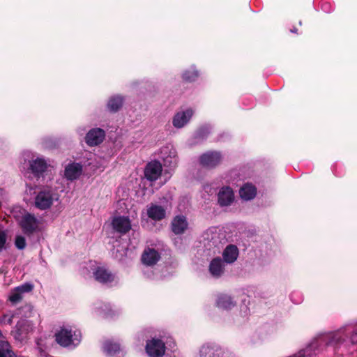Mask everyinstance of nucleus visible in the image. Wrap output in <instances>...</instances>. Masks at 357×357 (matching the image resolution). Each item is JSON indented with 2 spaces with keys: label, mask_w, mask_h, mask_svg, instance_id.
Returning <instances> with one entry per match:
<instances>
[{
  "label": "nucleus",
  "mask_w": 357,
  "mask_h": 357,
  "mask_svg": "<svg viewBox=\"0 0 357 357\" xmlns=\"http://www.w3.org/2000/svg\"><path fill=\"white\" fill-rule=\"evenodd\" d=\"M2 334H1V332L0 331V337H1Z\"/></svg>",
  "instance_id": "35"
},
{
  "label": "nucleus",
  "mask_w": 357,
  "mask_h": 357,
  "mask_svg": "<svg viewBox=\"0 0 357 357\" xmlns=\"http://www.w3.org/2000/svg\"><path fill=\"white\" fill-rule=\"evenodd\" d=\"M256 188L250 184L244 185L239 191L241 197L244 200H250L256 195Z\"/></svg>",
  "instance_id": "21"
},
{
  "label": "nucleus",
  "mask_w": 357,
  "mask_h": 357,
  "mask_svg": "<svg viewBox=\"0 0 357 357\" xmlns=\"http://www.w3.org/2000/svg\"><path fill=\"white\" fill-rule=\"evenodd\" d=\"M218 199L220 205L222 206L230 205L234 199V192L230 188L224 187L219 191Z\"/></svg>",
  "instance_id": "15"
},
{
  "label": "nucleus",
  "mask_w": 357,
  "mask_h": 357,
  "mask_svg": "<svg viewBox=\"0 0 357 357\" xmlns=\"http://www.w3.org/2000/svg\"><path fill=\"white\" fill-rule=\"evenodd\" d=\"M13 318V315L4 314L1 319V321L3 324H10L12 323Z\"/></svg>",
  "instance_id": "31"
},
{
  "label": "nucleus",
  "mask_w": 357,
  "mask_h": 357,
  "mask_svg": "<svg viewBox=\"0 0 357 357\" xmlns=\"http://www.w3.org/2000/svg\"><path fill=\"white\" fill-rule=\"evenodd\" d=\"M86 268L92 272L95 280L99 282L107 283L114 280V275L105 267L98 266L96 261H90Z\"/></svg>",
  "instance_id": "4"
},
{
  "label": "nucleus",
  "mask_w": 357,
  "mask_h": 357,
  "mask_svg": "<svg viewBox=\"0 0 357 357\" xmlns=\"http://www.w3.org/2000/svg\"><path fill=\"white\" fill-rule=\"evenodd\" d=\"M112 227L114 231L126 234L131 230L132 223L129 217L117 215L112 218Z\"/></svg>",
  "instance_id": "6"
},
{
  "label": "nucleus",
  "mask_w": 357,
  "mask_h": 357,
  "mask_svg": "<svg viewBox=\"0 0 357 357\" xmlns=\"http://www.w3.org/2000/svg\"><path fill=\"white\" fill-rule=\"evenodd\" d=\"M199 357H231V355L218 346L203 345Z\"/></svg>",
  "instance_id": "8"
},
{
  "label": "nucleus",
  "mask_w": 357,
  "mask_h": 357,
  "mask_svg": "<svg viewBox=\"0 0 357 357\" xmlns=\"http://www.w3.org/2000/svg\"><path fill=\"white\" fill-rule=\"evenodd\" d=\"M12 213L25 234H30L38 229L39 221L33 215L20 207H15Z\"/></svg>",
  "instance_id": "2"
},
{
  "label": "nucleus",
  "mask_w": 357,
  "mask_h": 357,
  "mask_svg": "<svg viewBox=\"0 0 357 357\" xmlns=\"http://www.w3.org/2000/svg\"><path fill=\"white\" fill-rule=\"evenodd\" d=\"M81 340L79 331H72L71 329L63 328L56 334V340L61 346L68 347L77 344Z\"/></svg>",
  "instance_id": "3"
},
{
  "label": "nucleus",
  "mask_w": 357,
  "mask_h": 357,
  "mask_svg": "<svg viewBox=\"0 0 357 357\" xmlns=\"http://www.w3.org/2000/svg\"><path fill=\"white\" fill-rule=\"evenodd\" d=\"M105 138V132L100 128L91 129L86 136V142L89 146L100 144Z\"/></svg>",
  "instance_id": "13"
},
{
  "label": "nucleus",
  "mask_w": 357,
  "mask_h": 357,
  "mask_svg": "<svg viewBox=\"0 0 357 357\" xmlns=\"http://www.w3.org/2000/svg\"><path fill=\"white\" fill-rule=\"evenodd\" d=\"M207 236H209V234L208 232L206 234ZM207 238L208 239L209 238V236L207 237Z\"/></svg>",
  "instance_id": "34"
},
{
  "label": "nucleus",
  "mask_w": 357,
  "mask_h": 357,
  "mask_svg": "<svg viewBox=\"0 0 357 357\" xmlns=\"http://www.w3.org/2000/svg\"><path fill=\"white\" fill-rule=\"evenodd\" d=\"M16 288L20 294H23L24 293L31 291L33 289V285L31 283H24L17 287Z\"/></svg>",
  "instance_id": "29"
},
{
  "label": "nucleus",
  "mask_w": 357,
  "mask_h": 357,
  "mask_svg": "<svg viewBox=\"0 0 357 357\" xmlns=\"http://www.w3.org/2000/svg\"><path fill=\"white\" fill-rule=\"evenodd\" d=\"M238 250L236 246L229 245L226 247L222 252L224 261L227 264L234 263L238 258Z\"/></svg>",
  "instance_id": "20"
},
{
  "label": "nucleus",
  "mask_w": 357,
  "mask_h": 357,
  "mask_svg": "<svg viewBox=\"0 0 357 357\" xmlns=\"http://www.w3.org/2000/svg\"><path fill=\"white\" fill-rule=\"evenodd\" d=\"M222 157L220 153L207 152L201 155L199 161L202 166L206 168H213L217 166L221 161Z\"/></svg>",
  "instance_id": "9"
},
{
  "label": "nucleus",
  "mask_w": 357,
  "mask_h": 357,
  "mask_svg": "<svg viewBox=\"0 0 357 357\" xmlns=\"http://www.w3.org/2000/svg\"><path fill=\"white\" fill-rule=\"evenodd\" d=\"M188 227V223L183 215H177L172 221V229L175 234L184 233Z\"/></svg>",
  "instance_id": "16"
},
{
  "label": "nucleus",
  "mask_w": 357,
  "mask_h": 357,
  "mask_svg": "<svg viewBox=\"0 0 357 357\" xmlns=\"http://www.w3.org/2000/svg\"><path fill=\"white\" fill-rule=\"evenodd\" d=\"M217 236H218L217 234H214V236H212V238H211V240L213 241V244L215 243V238H216Z\"/></svg>",
  "instance_id": "33"
},
{
  "label": "nucleus",
  "mask_w": 357,
  "mask_h": 357,
  "mask_svg": "<svg viewBox=\"0 0 357 357\" xmlns=\"http://www.w3.org/2000/svg\"><path fill=\"white\" fill-rule=\"evenodd\" d=\"M146 351L150 357H161L165 354V344L160 340L153 339L146 343Z\"/></svg>",
  "instance_id": "7"
},
{
  "label": "nucleus",
  "mask_w": 357,
  "mask_h": 357,
  "mask_svg": "<svg viewBox=\"0 0 357 357\" xmlns=\"http://www.w3.org/2000/svg\"><path fill=\"white\" fill-rule=\"evenodd\" d=\"M162 171V167L160 162L153 160L147 164L144 174L148 180L155 181L160 176Z\"/></svg>",
  "instance_id": "10"
},
{
  "label": "nucleus",
  "mask_w": 357,
  "mask_h": 357,
  "mask_svg": "<svg viewBox=\"0 0 357 357\" xmlns=\"http://www.w3.org/2000/svg\"><path fill=\"white\" fill-rule=\"evenodd\" d=\"M15 244L18 249H24L26 245L25 238L21 235L17 236L15 238Z\"/></svg>",
  "instance_id": "30"
},
{
  "label": "nucleus",
  "mask_w": 357,
  "mask_h": 357,
  "mask_svg": "<svg viewBox=\"0 0 357 357\" xmlns=\"http://www.w3.org/2000/svg\"><path fill=\"white\" fill-rule=\"evenodd\" d=\"M82 173V166L79 163L68 164L65 169L64 175L68 180L73 181L79 178Z\"/></svg>",
  "instance_id": "14"
},
{
  "label": "nucleus",
  "mask_w": 357,
  "mask_h": 357,
  "mask_svg": "<svg viewBox=\"0 0 357 357\" xmlns=\"http://www.w3.org/2000/svg\"><path fill=\"white\" fill-rule=\"evenodd\" d=\"M59 199L57 191L50 187L40 188L36 192L33 206L41 211L50 209Z\"/></svg>",
  "instance_id": "1"
},
{
  "label": "nucleus",
  "mask_w": 357,
  "mask_h": 357,
  "mask_svg": "<svg viewBox=\"0 0 357 357\" xmlns=\"http://www.w3.org/2000/svg\"><path fill=\"white\" fill-rule=\"evenodd\" d=\"M13 352L8 342L4 340H0V357H12Z\"/></svg>",
  "instance_id": "24"
},
{
  "label": "nucleus",
  "mask_w": 357,
  "mask_h": 357,
  "mask_svg": "<svg viewBox=\"0 0 357 357\" xmlns=\"http://www.w3.org/2000/svg\"><path fill=\"white\" fill-rule=\"evenodd\" d=\"M197 72L192 68L186 70L183 75V79L189 82L194 81L197 77Z\"/></svg>",
  "instance_id": "27"
},
{
  "label": "nucleus",
  "mask_w": 357,
  "mask_h": 357,
  "mask_svg": "<svg viewBox=\"0 0 357 357\" xmlns=\"http://www.w3.org/2000/svg\"><path fill=\"white\" fill-rule=\"evenodd\" d=\"M146 214L150 219L154 221H160L166 217V210L162 206L150 204L146 207Z\"/></svg>",
  "instance_id": "12"
},
{
  "label": "nucleus",
  "mask_w": 357,
  "mask_h": 357,
  "mask_svg": "<svg viewBox=\"0 0 357 357\" xmlns=\"http://www.w3.org/2000/svg\"><path fill=\"white\" fill-rule=\"evenodd\" d=\"M159 259V253L154 249L151 248L145 250L142 257L143 264L147 266L154 265Z\"/></svg>",
  "instance_id": "19"
},
{
  "label": "nucleus",
  "mask_w": 357,
  "mask_h": 357,
  "mask_svg": "<svg viewBox=\"0 0 357 357\" xmlns=\"http://www.w3.org/2000/svg\"><path fill=\"white\" fill-rule=\"evenodd\" d=\"M104 349L107 354L112 355L119 350V345L116 343L106 342L104 345Z\"/></svg>",
  "instance_id": "25"
},
{
  "label": "nucleus",
  "mask_w": 357,
  "mask_h": 357,
  "mask_svg": "<svg viewBox=\"0 0 357 357\" xmlns=\"http://www.w3.org/2000/svg\"><path fill=\"white\" fill-rule=\"evenodd\" d=\"M224 262L220 258H215L211 261L208 270L213 277L219 278L223 274L225 270Z\"/></svg>",
  "instance_id": "17"
},
{
  "label": "nucleus",
  "mask_w": 357,
  "mask_h": 357,
  "mask_svg": "<svg viewBox=\"0 0 357 357\" xmlns=\"http://www.w3.org/2000/svg\"><path fill=\"white\" fill-rule=\"evenodd\" d=\"M6 242V234L3 231L0 230V250L3 247Z\"/></svg>",
  "instance_id": "32"
},
{
  "label": "nucleus",
  "mask_w": 357,
  "mask_h": 357,
  "mask_svg": "<svg viewBox=\"0 0 357 357\" xmlns=\"http://www.w3.org/2000/svg\"><path fill=\"white\" fill-rule=\"evenodd\" d=\"M123 105V99L120 96L112 97L107 103L108 109L112 112L117 111Z\"/></svg>",
  "instance_id": "23"
},
{
  "label": "nucleus",
  "mask_w": 357,
  "mask_h": 357,
  "mask_svg": "<svg viewBox=\"0 0 357 357\" xmlns=\"http://www.w3.org/2000/svg\"><path fill=\"white\" fill-rule=\"evenodd\" d=\"M33 331V324L28 320H20L13 332L16 340L23 342L26 340Z\"/></svg>",
  "instance_id": "5"
},
{
  "label": "nucleus",
  "mask_w": 357,
  "mask_h": 357,
  "mask_svg": "<svg viewBox=\"0 0 357 357\" xmlns=\"http://www.w3.org/2000/svg\"><path fill=\"white\" fill-rule=\"evenodd\" d=\"M192 115L193 111L191 109L178 112L174 116L172 124L176 128H181L190 121Z\"/></svg>",
  "instance_id": "11"
},
{
  "label": "nucleus",
  "mask_w": 357,
  "mask_h": 357,
  "mask_svg": "<svg viewBox=\"0 0 357 357\" xmlns=\"http://www.w3.org/2000/svg\"><path fill=\"white\" fill-rule=\"evenodd\" d=\"M234 305L235 302L232 300L231 297L228 295H220L218 298L217 306L219 308L223 310H229L233 307Z\"/></svg>",
  "instance_id": "22"
},
{
  "label": "nucleus",
  "mask_w": 357,
  "mask_h": 357,
  "mask_svg": "<svg viewBox=\"0 0 357 357\" xmlns=\"http://www.w3.org/2000/svg\"><path fill=\"white\" fill-rule=\"evenodd\" d=\"M164 161L169 165H175L177 162L176 153L174 149H172L169 151V155L164 158Z\"/></svg>",
  "instance_id": "26"
},
{
  "label": "nucleus",
  "mask_w": 357,
  "mask_h": 357,
  "mask_svg": "<svg viewBox=\"0 0 357 357\" xmlns=\"http://www.w3.org/2000/svg\"><path fill=\"white\" fill-rule=\"evenodd\" d=\"M22 298V294L17 291V288H15L9 296V300L14 303L20 301Z\"/></svg>",
  "instance_id": "28"
},
{
  "label": "nucleus",
  "mask_w": 357,
  "mask_h": 357,
  "mask_svg": "<svg viewBox=\"0 0 357 357\" xmlns=\"http://www.w3.org/2000/svg\"><path fill=\"white\" fill-rule=\"evenodd\" d=\"M30 169L31 172L37 176L43 173L47 168L46 161L41 158H36L30 161Z\"/></svg>",
  "instance_id": "18"
}]
</instances>
